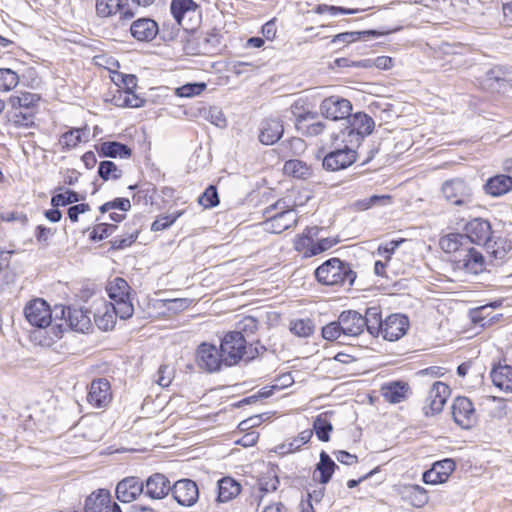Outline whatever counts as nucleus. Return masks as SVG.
<instances>
[{
  "mask_svg": "<svg viewBox=\"0 0 512 512\" xmlns=\"http://www.w3.org/2000/svg\"><path fill=\"white\" fill-rule=\"evenodd\" d=\"M81 129H72L61 136L60 143L63 147L74 148L82 141Z\"/></svg>",
  "mask_w": 512,
  "mask_h": 512,
  "instance_id": "obj_54",
  "label": "nucleus"
},
{
  "mask_svg": "<svg viewBox=\"0 0 512 512\" xmlns=\"http://www.w3.org/2000/svg\"><path fill=\"white\" fill-rule=\"evenodd\" d=\"M406 497L414 507H423L428 503L429 497L427 491L419 486L412 485L406 490Z\"/></svg>",
  "mask_w": 512,
  "mask_h": 512,
  "instance_id": "obj_39",
  "label": "nucleus"
},
{
  "mask_svg": "<svg viewBox=\"0 0 512 512\" xmlns=\"http://www.w3.org/2000/svg\"><path fill=\"white\" fill-rule=\"evenodd\" d=\"M144 492V483L137 477H127L116 486V497L122 503H130Z\"/></svg>",
  "mask_w": 512,
  "mask_h": 512,
  "instance_id": "obj_21",
  "label": "nucleus"
},
{
  "mask_svg": "<svg viewBox=\"0 0 512 512\" xmlns=\"http://www.w3.org/2000/svg\"><path fill=\"white\" fill-rule=\"evenodd\" d=\"M56 233V229L47 228L43 225H38L35 230V237L37 242L47 246L49 244V240Z\"/></svg>",
  "mask_w": 512,
  "mask_h": 512,
  "instance_id": "obj_60",
  "label": "nucleus"
},
{
  "mask_svg": "<svg viewBox=\"0 0 512 512\" xmlns=\"http://www.w3.org/2000/svg\"><path fill=\"white\" fill-rule=\"evenodd\" d=\"M259 439V433L256 431H250L244 434L241 438L235 439L234 444L240 445L243 448H249L257 444Z\"/></svg>",
  "mask_w": 512,
  "mask_h": 512,
  "instance_id": "obj_62",
  "label": "nucleus"
},
{
  "mask_svg": "<svg viewBox=\"0 0 512 512\" xmlns=\"http://www.w3.org/2000/svg\"><path fill=\"white\" fill-rule=\"evenodd\" d=\"M441 190L445 199L454 205L462 206L472 201V190L463 179L447 180Z\"/></svg>",
  "mask_w": 512,
  "mask_h": 512,
  "instance_id": "obj_9",
  "label": "nucleus"
},
{
  "mask_svg": "<svg viewBox=\"0 0 512 512\" xmlns=\"http://www.w3.org/2000/svg\"><path fill=\"white\" fill-rule=\"evenodd\" d=\"M258 326L259 322L255 317L245 316L237 322L235 332H241V335L246 338L253 335L258 330Z\"/></svg>",
  "mask_w": 512,
  "mask_h": 512,
  "instance_id": "obj_46",
  "label": "nucleus"
},
{
  "mask_svg": "<svg viewBox=\"0 0 512 512\" xmlns=\"http://www.w3.org/2000/svg\"><path fill=\"white\" fill-rule=\"evenodd\" d=\"M487 309L488 306H481L472 310L470 313L472 322L482 327L486 326L491 321V319H487Z\"/></svg>",
  "mask_w": 512,
  "mask_h": 512,
  "instance_id": "obj_61",
  "label": "nucleus"
},
{
  "mask_svg": "<svg viewBox=\"0 0 512 512\" xmlns=\"http://www.w3.org/2000/svg\"><path fill=\"white\" fill-rule=\"evenodd\" d=\"M313 431L319 440L327 442L332 431V424L325 417L319 416L314 421Z\"/></svg>",
  "mask_w": 512,
  "mask_h": 512,
  "instance_id": "obj_45",
  "label": "nucleus"
},
{
  "mask_svg": "<svg viewBox=\"0 0 512 512\" xmlns=\"http://www.w3.org/2000/svg\"><path fill=\"white\" fill-rule=\"evenodd\" d=\"M359 10L358 9H347L343 7L338 6H329V5H319L318 6V12L319 13H329L333 16H336L338 14H355Z\"/></svg>",
  "mask_w": 512,
  "mask_h": 512,
  "instance_id": "obj_63",
  "label": "nucleus"
},
{
  "mask_svg": "<svg viewBox=\"0 0 512 512\" xmlns=\"http://www.w3.org/2000/svg\"><path fill=\"white\" fill-rule=\"evenodd\" d=\"M183 212H177L175 214L159 216L151 225L153 231H162L170 227Z\"/></svg>",
  "mask_w": 512,
  "mask_h": 512,
  "instance_id": "obj_55",
  "label": "nucleus"
},
{
  "mask_svg": "<svg viewBox=\"0 0 512 512\" xmlns=\"http://www.w3.org/2000/svg\"><path fill=\"white\" fill-rule=\"evenodd\" d=\"M344 125L345 127L338 133H333L332 137L341 143H349L359 148L364 138L372 133L375 123L369 115L358 112L350 114Z\"/></svg>",
  "mask_w": 512,
  "mask_h": 512,
  "instance_id": "obj_2",
  "label": "nucleus"
},
{
  "mask_svg": "<svg viewBox=\"0 0 512 512\" xmlns=\"http://www.w3.org/2000/svg\"><path fill=\"white\" fill-rule=\"evenodd\" d=\"M11 251H1L0 252V285L2 283L8 284L13 281V275L9 271V263Z\"/></svg>",
  "mask_w": 512,
  "mask_h": 512,
  "instance_id": "obj_50",
  "label": "nucleus"
},
{
  "mask_svg": "<svg viewBox=\"0 0 512 512\" xmlns=\"http://www.w3.org/2000/svg\"><path fill=\"white\" fill-rule=\"evenodd\" d=\"M98 175L104 180H117L122 176V171L117 165L109 160L100 162L98 167Z\"/></svg>",
  "mask_w": 512,
  "mask_h": 512,
  "instance_id": "obj_42",
  "label": "nucleus"
},
{
  "mask_svg": "<svg viewBox=\"0 0 512 512\" xmlns=\"http://www.w3.org/2000/svg\"><path fill=\"white\" fill-rule=\"evenodd\" d=\"M452 416L456 424L464 429H470L477 423V413L472 401L464 396H458L452 404Z\"/></svg>",
  "mask_w": 512,
  "mask_h": 512,
  "instance_id": "obj_11",
  "label": "nucleus"
},
{
  "mask_svg": "<svg viewBox=\"0 0 512 512\" xmlns=\"http://www.w3.org/2000/svg\"><path fill=\"white\" fill-rule=\"evenodd\" d=\"M124 1L125 0H97L96 12L100 17H109L120 12L121 19L131 20L136 12Z\"/></svg>",
  "mask_w": 512,
  "mask_h": 512,
  "instance_id": "obj_20",
  "label": "nucleus"
},
{
  "mask_svg": "<svg viewBox=\"0 0 512 512\" xmlns=\"http://www.w3.org/2000/svg\"><path fill=\"white\" fill-rule=\"evenodd\" d=\"M340 328L344 336L355 337L364 331V320L362 315L355 310L343 311L339 315Z\"/></svg>",
  "mask_w": 512,
  "mask_h": 512,
  "instance_id": "obj_23",
  "label": "nucleus"
},
{
  "mask_svg": "<svg viewBox=\"0 0 512 512\" xmlns=\"http://www.w3.org/2000/svg\"><path fill=\"white\" fill-rule=\"evenodd\" d=\"M40 100L39 95L30 92L21 93L19 96H11L9 104L13 109L26 108L29 109L35 106Z\"/></svg>",
  "mask_w": 512,
  "mask_h": 512,
  "instance_id": "obj_40",
  "label": "nucleus"
},
{
  "mask_svg": "<svg viewBox=\"0 0 512 512\" xmlns=\"http://www.w3.org/2000/svg\"><path fill=\"white\" fill-rule=\"evenodd\" d=\"M58 310L61 317H66L70 327L79 332H85L91 326L90 316L87 311L77 307H55L54 313L58 317Z\"/></svg>",
  "mask_w": 512,
  "mask_h": 512,
  "instance_id": "obj_17",
  "label": "nucleus"
},
{
  "mask_svg": "<svg viewBox=\"0 0 512 512\" xmlns=\"http://www.w3.org/2000/svg\"><path fill=\"white\" fill-rule=\"evenodd\" d=\"M206 84L204 82L198 83H187L181 87L175 89V94L179 97L191 98L200 95L205 89Z\"/></svg>",
  "mask_w": 512,
  "mask_h": 512,
  "instance_id": "obj_47",
  "label": "nucleus"
},
{
  "mask_svg": "<svg viewBox=\"0 0 512 512\" xmlns=\"http://www.w3.org/2000/svg\"><path fill=\"white\" fill-rule=\"evenodd\" d=\"M390 199L389 195H372L369 198L357 201L356 207L364 211L376 205H385L390 202Z\"/></svg>",
  "mask_w": 512,
  "mask_h": 512,
  "instance_id": "obj_52",
  "label": "nucleus"
},
{
  "mask_svg": "<svg viewBox=\"0 0 512 512\" xmlns=\"http://www.w3.org/2000/svg\"><path fill=\"white\" fill-rule=\"evenodd\" d=\"M439 246L445 253H454L455 270L477 275L485 270V259L480 251L470 246L464 233H449L439 239Z\"/></svg>",
  "mask_w": 512,
  "mask_h": 512,
  "instance_id": "obj_1",
  "label": "nucleus"
},
{
  "mask_svg": "<svg viewBox=\"0 0 512 512\" xmlns=\"http://www.w3.org/2000/svg\"><path fill=\"white\" fill-rule=\"evenodd\" d=\"M333 150L325 155L322 165L328 171H339L345 169L356 162L358 157V147L349 143H341L332 136Z\"/></svg>",
  "mask_w": 512,
  "mask_h": 512,
  "instance_id": "obj_4",
  "label": "nucleus"
},
{
  "mask_svg": "<svg viewBox=\"0 0 512 512\" xmlns=\"http://www.w3.org/2000/svg\"><path fill=\"white\" fill-rule=\"evenodd\" d=\"M337 243H338V240L336 238H331V237L322 238V239L318 240L317 242H312L308 249L309 256H314V255L320 254L324 251H327L330 248H332L334 245H336Z\"/></svg>",
  "mask_w": 512,
  "mask_h": 512,
  "instance_id": "obj_53",
  "label": "nucleus"
},
{
  "mask_svg": "<svg viewBox=\"0 0 512 512\" xmlns=\"http://www.w3.org/2000/svg\"><path fill=\"white\" fill-rule=\"evenodd\" d=\"M139 231L136 229L129 233L127 236H121L111 241V248L114 250H121L131 246L138 238Z\"/></svg>",
  "mask_w": 512,
  "mask_h": 512,
  "instance_id": "obj_57",
  "label": "nucleus"
},
{
  "mask_svg": "<svg viewBox=\"0 0 512 512\" xmlns=\"http://www.w3.org/2000/svg\"><path fill=\"white\" fill-rule=\"evenodd\" d=\"M455 469V462L452 459H444L435 462L429 470L422 475L425 484L444 483Z\"/></svg>",
  "mask_w": 512,
  "mask_h": 512,
  "instance_id": "obj_19",
  "label": "nucleus"
},
{
  "mask_svg": "<svg viewBox=\"0 0 512 512\" xmlns=\"http://www.w3.org/2000/svg\"><path fill=\"white\" fill-rule=\"evenodd\" d=\"M464 234L470 241V246L477 244L484 248L494 237L490 222L483 218H474L467 222L464 226Z\"/></svg>",
  "mask_w": 512,
  "mask_h": 512,
  "instance_id": "obj_13",
  "label": "nucleus"
},
{
  "mask_svg": "<svg viewBox=\"0 0 512 512\" xmlns=\"http://www.w3.org/2000/svg\"><path fill=\"white\" fill-rule=\"evenodd\" d=\"M273 208L278 209L279 212L265 221L264 225L267 231L279 234L296 224V212L290 205L286 204L285 200H278L269 209Z\"/></svg>",
  "mask_w": 512,
  "mask_h": 512,
  "instance_id": "obj_7",
  "label": "nucleus"
},
{
  "mask_svg": "<svg viewBox=\"0 0 512 512\" xmlns=\"http://www.w3.org/2000/svg\"><path fill=\"white\" fill-rule=\"evenodd\" d=\"M170 10L177 25L186 31L194 30L200 24L201 9L193 0H172Z\"/></svg>",
  "mask_w": 512,
  "mask_h": 512,
  "instance_id": "obj_5",
  "label": "nucleus"
},
{
  "mask_svg": "<svg viewBox=\"0 0 512 512\" xmlns=\"http://www.w3.org/2000/svg\"><path fill=\"white\" fill-rule=\"evenodd\" d=\"M340 321H335L327 324L322 328V336L329 341H335L343 335L342 328H340Z\"/></svg>",
  "mask_w": 512,
  "mask_h": 512,
  "instance_id": "obj_58",
  "label": "nucleus"
},
{
  "mask_svg": "<svg viewBox=\"0 0 512 512\" xmlns=\"http://www.w3.org/2000/svg\"><path fill=\"white\" fill-rule=\"evenodd\" d=\"M317 280L324 285L352 286L356 279V273L350 264L339 258H331L325 261L315 270Z\"/></svg>",
  "mask_w": 512,
  "mask_h": 512,
  "instance_id": "obj_3",
  "label": "nucleus"
},
{
  "mask_svg": "<svg viewBox=\"0 0 512 512\" xmlns=\"http://www.w3.org/2000/svg\"><path fill=\"white\" fill-rule=\"evenodd\" d=\"M450 392V388L447 384L440 381L435 382L430 388L426 398V405L424 406L426 410L425 413L429 414L427 408H429L432 415L441 412L450 396Z\"/></svg>",
  "mask_w": 512,
  "mask_h": 512,
  "instance_id": "obj_18",
  "label": "nucleus"
},
{
  "mask_svg": "<svg viewBox=\"0 0 512 512\" xmlns=\"http://www.w3.org/2000/svg\"><path fill=\"white\" fill-rule=\"evenodd\" d=\"M314 328V323L310 318L292 320L289 326L291 333L304 338L312 335Z\"/></svg>",
  "mask_w": 512,
  "mask_h": 512,
  "instance_id": "obj_38",
  "label": "nucleus"
},
{
  "mask_svg": "<svg viewBox=\"0 0 512 512\" xmlns=\"http://www.w3.org/2000/svg\"><path fill=\"white\" fill-rule=\"evenodd\" d=\"M408 327V317L403 314H391L384 320L380 335L385 340L396 341L406 334Z\"/></svg>",
  "mask_w": 512,
  "mask_h": 512,
  "instance_id": "obj_15",
  "label": "nucleus"
},
{
  "mask_svg": "<svg viewBox=\"0 0 512 512\" xmlns=\"http://www.w3.org/2000/svg\"><path fill=\"white\" fill-rule=\"evenodd\" d=\"M279 485V479L276 471L271 468L265 475L258 479L259 490L263 493L273 492Z\"/></svg>",
  "mask_w": 512,
  "mask_h": 512,
  "instance_id": "obj_43",
  "label": "nucleus"
},
{
  "mask_svg": "<svg viewBox=\"0 0 512 512\" xmlns=\"http://www.w3.org/2000/svg\"><path fill=\"white\" fill-rule=\"evenodd\" d=\"M170 491L177 503L184 507L193 506L199 498L198 486L191 479L176 481Z\"/></svg>",
  "mask_w": 512,
  "mask_h": 512,
  "instance_id": "obj_14",
  "label": "nucleus"
},
{
  "mask_svg": "<svg viewBox=\"0 0 512 512\" xmlns=\"http://www.w3.org/2000/svg\"><path fill=\"white\" fill-rule=\"evenodd\" d=\"M352 104L348 99L339 96H330L325 98L320 104L321 114L330 120L344 122L350 116Z\"/></svg>",
  "mask_w": 512,
  "mask_h": 512,
  "instance_id": "obj_12",
  "label": "nucleus"
},
{
  "mask_svg": "<svg viewBox=\"0 0 512 512\" xmlns=\"http://www.w3.org/2000/svg\"><path fill=\"white\" fill-rule=\"evenodd\" d=\"M284 172L298 179H307L312 174L311 168L305 162L298 159L286 161Z\"/></svg>",
  "mask_w": 512,
  "mask_h": 512,
  "instance_id": "obj_36",
  "label": "nucleus"
},
{
  "mask_svg": "<svg viewBox=\"0 0 512 512\" xmlns=\"http://www.w3.org/2000/svg\"><path fill=\"white\" fill-rule=\"evenodd\" d=\"M130 33L137 41L150 42L159 33V27L151 18H139L130 25Z\"/></svg>",
  "mask_w": 512,
  "mask_h": 512,
  "instance_id": "obj_22",
  "label": "nucleus"
},
{
  "mask_svg": "<svg viewBox=\"0 0 512 512\" xmlns=\"http://www.w3.org/2000/svg\"><path fill=\"white\" fill-rule=\"evenodd\" d=\"M116 229L117 226L114 224L99 223L91 231L90 239L93 241L103 240L113 234Z\"/></svg>",
  "mask_w": 512,
  "mask_h": 512,
  "instance_id": "obj_51",
  "label": "nucleus"
},
{
  "mask_svg": "<svg viewBox=\"0 0 512 512\" xmlns=\"http://www.w3.org/2000/svg\"><path fill=\"white\" fill-rule=\"evenodd\" d=\"M337 465L335 462L330 458V456L322 450L320 454V460L316 465V470L314 472V478H316V473H319L318 481L321 484H326L330 481L335 468Z\"/></svg>",
  "mask_w": 512,
  "mask_h": 512,
  "instance_id": "obj_33",
  "label": "nucleus"
},
{
  "mask_svg": "<svg viewBox=\"0 0 512 512\" xmlns=\"http://www.w3.org/2000/svg\"><path fill=\"white\" fill-rule=\"evenodd\" d=\"M113 101L118 107L139 108L144 105V100L132 91H118V95H114Z\"/></svg>",
  "mask_w": 512,
  "mask_h": 512,
  "instance_id": "obj_37",
  "label": "nucleus"
},
{
  "mask_svg": "<svg viewBox=\"0 0 512 512\" xmlns=\"http://www.w3.org/2000/svg\"><path fill=\"white\" fill-rule=\"evenodd\" d=\"M52 311L49 304L43 299H34L24 308L27 321L35 327L46 328L52 322Z\"/></svg>",
  "mask_w": 512,
  "mask_h": 512,
  "instance_id": "obj_10",
  "label": "nucleus"
},
{
  "mask_svg": "<svg viewBox=\"0 0 512 512\" xmlns=\"http://www.w3.org/2000/svg\"><path fill=\"white\" fill-rule=\"evenodd\" d=\"M196 364L199 369L213 373L220 370L224 357L215 345L202 343L196 350Z\"/></svg>",
  "mask_w": 512,
  "mask_h": 512,
  "instance_id": "obj_8",
  "label": "nucleus"
},
{
  "mask_svg": "<svg viewBox=\"0 0 512 512\" xmlns=\"http://www.w3.org/2000/svg\"><path fill=\"white\" fill-rule=\"evenodd\" d=\"M131 208V203L128 198H115L112 201L106 202L100 206V212L106 213L112 209H119L121 211H128Z\"/></svg>",
  "mask_w": 512,
  "mask_h": 512,
  "instance_id": "obj_56",
  "label": "nucleus"
},
{
  "mask_svg": "<svg viewBox=\"0 0 512 512\" xmlns=\"http://www.w3.org/2000/svg\"><path fill=\"white\" fill-rule=\"evenodd\" d=\"M112 400L110 383L105 378L93 380L87 395V401L93 407L104 408Z\"/></svg>",
  "mask_w": 512,
  "mask_h": 512,
  "instance_id": "obj_16",
  "label": "nucleus"
},
{
  "mask_svg": "<svg viewBox=\"0 0 512 512\" xmlns=\"http://www.w3.org/2000/svg\"><path fill=\"white\" fill-rule=\"evenodd\" d=\"M490 377L497 388L507 393L512 392V366L498 365L492 369Z\"/></svg>",
  "mask_w": 512,
  "mask_h": 512,
  "instance_id": "obj_28",
  "label": "nucleus"
},
{
  "mask_svg": "<svg viewBox=\"0 0 512 512\" xmlns=\"http://www.w3.org/2000/svg\"><path fill=\"white\" fill-rule=\"evenodd\" d=\"M111 495L106 489L93 492L85 500V512H110Z\"/></svg>",
  "mask_w": 512,
  "mask_h": 512,
  "instance_id": "obj_26",
  "label": "nucleus"
},
{
  "mask_svg": "<svg viewBox=\"0 0 512 512\" xmlns=\"http://www.w3.org/2000/svg\"><path fill=\"white\" fill-rule=\"evenodd\" d=\"M174 377V371L168 365H161L157 371L156 382L161 387H168Z\"/></svg>",
  "mask_w": 512,
  "mask_h": 512,
  "instance_id": "obj_59",
  "label": "nucleus"
},
{
  "mask_svg": "<svg viewBox=\"0 0 512 512\" xmlns=\"http://www.w3.org/2000/svg\"><path fill=\"white\" fill-rule=\"evenodd\" d=\"M247 340L241 332H228L222 339L220 351L224 357V365L232 366L245 360Z\"/></svg>",
  "mask_w": 512,
  "mask_h": 512,
  "instance_id": "obj_6",
  "label": "nucleus"
},
{
  "mask_svg": "<svg viewBox=\"0 0 512 512\" xmlns=\"http://www.w3.org/2000/svg\"><path fill=\"white\" fill-rule=\"evenodd\" d=\"M487 253L496 260H503L511 251L512 243L507 238L493 237L485 247Z\"/></svg>",
  "mask_w": 512,
  "mask_h": 512,
  "instance_id": "obj_31",
  "label": "nucleus"
},
{
  "mask_svg": "<svg viewBox=\"0 0 512 512\" xmlns=\"http://www.w3.org/2000/svg\"><path fill=\"white\" fill-rule=\"evenodd\" d=\"M83 196L72 190H66L64 193H59L51 198V205L53 207L66 206L72 203H77L83 200Z\"/></svg>",
  "mask_w": 512,
  "mask_h": 512,
  "instance_id": "obj_44",
  "label": "nucleus"
},
{
  "mask_svg": "<svg viewBox=\"0 0 512 512\" xmlns=\"http://www.w3.org/2000/svg\"><path fill=\"white\" fill-rule=\"evenodd\" d=\"M171 490L170 482L168 478L160 473L151 475L145 483V495L152 499H162Z\"/></svg>",
  "mask_w": 512,
  "mask_h": 512,
  "instance_id": "obj_25",
  "label": "nucleus"
},
{
  "mask_svg": "<svg viewBox=\"0 0 512 512\" xmlns=\"http://www.w3.org/2000/svg\"><path fill=\"white\" fill-rule=\"evenodd\" d=\"M265 351V346L261 345L260 342L257 340L255 343H251L249 346H246L245 360H253L257 356L264 353Z\"/></svg>",
  "mask_w": 512,
  "mask_h": 512,
  "instance_id": "obj_64",
  "label": "nucleus"
},
{
  "mask_svg": "<svg viewBox=\"0 0 512 512\" xmlns=\"http://www.w3.org/2000/svg\"><path fill=\"white\" fill-rule=\"evenodd\" d=\"M98 151L103 157L129 158L131 156V149L127 145L116 141H107L101 143Z\"/></svg>",
  "mask_w": 512,
  "mask_h": 512,
  "instance_id": "obj_34",
  "label": "nucleus"
},
{
  "mask_svg": "<svg viewBox=\"0 0 512 512\" xmlns=\"http://www.w3.org/2000/svg\"><path fill=\"white\" fill-rule=\"evenodd\" d=\"M111 305L115 316L123 320L130 318L134 313V307L130 301V297L120 301L117 300V302H113Z\"/></svg>",
  "mask_w": 512,
  "mask_h": 512,
  "instance_id": "obj_49",
  "label": "nucleus"
},
{
  "mask_svg": "<svg viewBox=\"0 0 512 512\" xmlns=\"http://www.w3.org/2000/svg\"><path fill=\"white\" fill-rule=\"evenodd\" d=\"M198 203L205 209L213 208L219 204L218 192L215 186H208L199 196Z\"/></svg>",
  "mask_w": 512,
  "mask_h": 512,
  "instance_id": "obj_48",
  "label": "nucleus"
},
{
  "mask_svg": "<svg viewBox=\"0 0 512 512\" xmlns=\"http://www.w3.org/2000/svg\"><path fill=\"white\" fill-rule=\"evenodd\" d=\"M283 123L278 118H268L261 123L259 141L264 145L276 143L283 135Z\"/></svg>",
  "mask_w": 512,
  "mask_h": 512,
  "instance_id": "obj_24",
  "label": "nucleus"
},
{
  "mask_svg": "<svg viewBox=\"0 0 512 512\" xmlns=\"http://www.w3.org/2000/svg\"><path fill=\"white\" fill-rule=\"evenodd\" d=\"M19 83L18 74L8 68H0V92L14 89Z\"/></svg>",
  "mask_w": 512,
  "mask_h": 512,
  "instance_id": "obj_41",
  "label": "nucleus"
},
{
  "mask_svg": "<svg viewBox=\"0 0 512 512\" xmlns=\"http://www.w3.org/2000/svg\"><path fill=\"white\" fill-rule=\"evenodd\" d=\"M106 290L109 298L113 302H117V300H124L130 297V286L125 279L120 277H116L110 281L106 287Z\"/></svg>",
  "mask_w": 512,
  "mask_h": 512,
  "instance_id": "obj_35",
  "label": "nucleus"
},
{
  "mask_svg": "<svg viewBox=\"0 0 512 512\" xmlns=\"http://www.w3.org/2000/svg\"><path fill=\"white\" fill-rule=\"evenodd\" d=\"M364 320V329L374 337H378L381 333L384 320L382 319L380 306H372L366 309L365 315H362Z\"/></svg>",
  "mask_w": 512,
  "mask_h": 512,
  "instance_id": "obj_29",
  "label": "nucleus"
},
{
  "mask_svg": "<svg viewBox=\"0 0 512 512\" xmlns=\"http://www.w3.org/2000/svg\"><path fill=\"white\" fill-rule=\"evenodd\" d=\"M408 386L406 383L396 381L382 387V395L386 401L397 404L406 398Z\"/></svg>",
  "mask_w": 512,
  "mask_h": 512,
  "instance_id": "obj_32",
  "label": "nucleus"
},
{
  "mask_svg": "<svg viewBox=\"0 0 512 512\" xmlns=\"http://www.w3.org/2000/svg\"><path fill=\"white\" fill-rule=\"evenodd\" d=\"M512 189V176L499 174L487 180L484 190L493 197H500Z\"/></svg>",
  "mask_w": 512,
  "mask_h": 512,
  "instance_id": "obj_27",
  "label": "nucleus"
},
{
  "mask_svg": "<svg viewBox=\"0 0 512 512\" xmlns=\"http://www.w3.org/2000/svg\"><path fill=\"white\" fill-rule=\"evenodd\" d=\"M241 492V485L231 477H223L218 481V496L219 502H228L239 495Z\"/></svg>",
  "mask_w": 512,
  "mask_h": 512,
  "instance_id": "obj_30",
  "label": "nucleus"
}]
</instances>
